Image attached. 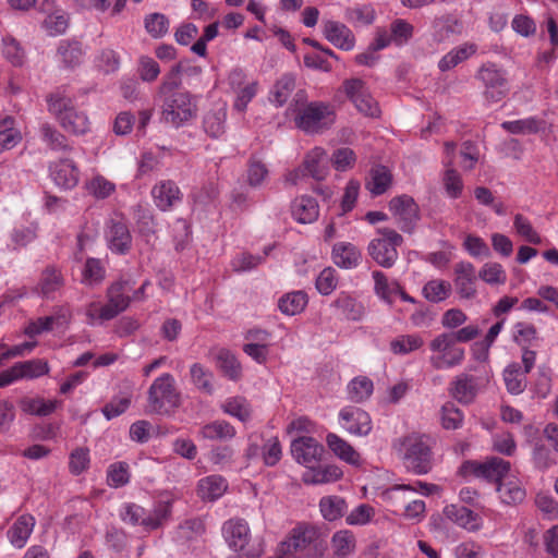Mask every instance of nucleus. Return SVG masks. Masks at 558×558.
I'll use <instances>...</instances> for the list:
<instances>
[{
    "mask_svg": "<svg viewBox=\"0 0 558 558\" xmlns=\"http://www.w3.org/2000/svg\"><path fill=\"white\" fill-rule=\"evenodd\" d=\"M306 100L307 95L304 89L294 93L288 110L295 114V126L306 134H318L329 129L335 122L332 107L327 102H306Z\"/></svg>",
    "mask_w": 558,
    "mask_h": 558,
    "instance_id": "1",
    "label": "nucleus"
},
{
    "mask_svg": "<svg viewBox=\"0 0 558 558\" xmlns=\"http://www.w3.org/2000/svg\"><path fill=\"white\" fill-rule=\"evenodd\" d=\"M393 448L402 458L404 466L414 474H426L432 470L433 452L428 436L409 434L397 439Z\"/></svg>",
    "mask_w": 558,
    "mask_h": 558,
    "instance_id": "2",
    "label": "nucleus"
},
{
    "mask_svg": "<svg viewBox=\"0 0 558 558\" xmlns=\"http://www.w3.org/2000/svg\"><path fill=\"white\" fill-rule=\"evenodd\" d=\"M48 110L52 113L62 129L73 135H84L89 131L87 114L75 108L73 100L62 92L57 90L47 98Z\"/></svg>",
    "mask_w": 558,
    "mask_h": 558,
    "instance_id": "3",
    "label": "nucleus"
},
{
    "mask_svg": "<svg viewBox=\"0 0 558 558\" xmlns=\"http://www.w3.org/2000/svg\"><path fill=\"white\" fill-rule=\"evenodd\" d=\"M181 404V393L175 387V379L170 373H165L154 379L147 391V408L149 413L168 414Z\"/></svg>",
    "mask_w": 558,
    "mask_h": 558,
    "instance_id": "4",
    "label": "nucleus"
},
{
    "mask_svg": "<svg viewBox=\"0 0 558 558\" xmlns=\"http://www.w3.org/2000/svg\"><path fill=\"white\" fill-rule=\"evenodd\" d=\"M161 99V120L178 129L185 125L197 116L196 97L189 92L170 94Z\"/></svg>",
    "mask_w": 558,
    "mask_h": 558,
    "instance_id": "5",
    "label": "nucleus"
},
{
    "mask_svg": "<svg viewBox=\"0 0 558 558\" xmlns=\"http://www.w3.org/2000/svg\"><path fill=\"white\" fill-rule=\"evenodd\" d=\"M433 354L429 356V364L434 369L452 368L460 365L465 357V351L459 347L453 335L442 332L429 342Z\"/></svg>",
    "mask_w": 558,
    "mask_h": 558,
    "instance_id": "6",
    "label": "nucleus"
},
{
    "mask_svg": "<svg viewBox=\"0 0 558 558\" xmlns=\"http://www.w3.org/2000/svg\"><path fill=\"white\" fill-rule=\"evenodd\" d=\"M377 233L379 236L369 242L367 252L379 266L391 268L398 259L397 247L403 243V238L390 228H380Z\"/></svg>",
    "mask_w": 558,
    "mask_h": 558,
    "instance_id": "7",
    "label": "nucleus"
},
{
    "mask_svg": "<svg viewBox=\"0 0 558 558\" xmlns=\"http://www.w3.org/2000/svg\"><path fill=\"white\" fill-rule=\"evenodd\" d=\"M134 282L130 279H120L107 290L108 303L100 306L99 319L110 320L124 312L131 302L129 293L133 291Z\"/></svg>",
    "mask_w": 558,
    "mask_h": 558,
    "instance_id": "8",
    "label": "nucleus"
},
{
    "mask_svg": "<svg viewBox=\"0 0 558 558\" xmlns=\"http://www.w3.org/2000/svg\"><path fill=\"white\" fill-rule=\"evenodd\" d=\"M476 78L482 82L484 97L489 102L501 101L509 92L504 71L494 63L483 64L477 71Z\"/></svg>",
    "mask_w": 558,
    "mask_h": 558,
    "instance_id": "9",
    "label": "nucleus"
},
{
    "mask_svg": "<svg viewBox=\"0 0 558 558\" xmlns=\"http://www.w3.org/2000/svg\"><path fill=\"white\" fill-rule=\"evenodd\" d=\"M389 210L397 219V223L403 232H412L420 219L417 204L413 197L407 194L391 198L389 202Z\"/></svg>",
    "mask_w": 558,
    "mask_h": 558,
    "instance_id": "10",
    "label": "nucleus"
},
{
    "mask_svg": "<svg viewBox=\"0 0 558 558\" xmlns=\"http://www.w3.org/2000/svg\"><path fill=\"white\" fill-rule=\"evenodd\" d=\"M342 86L348 98L361 113L367 117H377L379 114L378 105L368 93L362 80H345Z\"/></svg>",
    "mask_w": 558,
    "mask_h": 558,
    "instance_id": "11",
    "label": "nucleus"
},
{
    "mask_svg": "<svg viewBox=\"0 0 558 558\" xmlns=\"http://www.w3.org/2000/svg\"><path fill=\"white\" fill-rule=\"evenodd\" d=\"M465 468H470L474 476L499 485L510 475L511 463L501 458L493 457L482 463L468 462Z\"/></svg>",
    "mask_w": 558,
    "mask_h": 558,
    "instance_id": "12",
    "label": "nucleus"
},
{
    "mask_svg": "<svg viewBox=\"0 0 558 558\" xmlns=\"http://www.w3.org/2000/svg\"><path fill=\"white\" fill-rule=\"evenodd\" d=\"M341 426L351 435L366 436L373 428L369 414L356 407H345L339 413Z\"/></svg>",
    "mask_w": 558,
    "mask_h": 558,
    "instance_id": "13",
    "label": "nucleus"
},
{
    "mask_svg": "<svg viewBox=\"0 0 558 558\" xmlns=\"http://www.w3.org/2000/svg\"><path fill=\"white\" fill-rule=\"evenodd\" d=\"M324 452V447L313 437L302 436L291 444V454L295 461L305 466L312 468L317 463Z\"/></svg>",
    "mask_w": 558,
    "mask_h": 558,
    "instance_id": "14",
    "label": "nucleus"
},
{
    "mask_svg": "<svg viewBox=\"0 0 558 558\" xmlns=\"http://www.w3.org/2000/svg\"><path fill=\"white\" fill-rule=\"evenodd\" d=\"M50 177L54 184L63 190L74 189L80 181V170L70 158H60L49 166Z\"/></svg>",
    "mask_w": 558,
    "mask_h": 558,
    "instance_id": "15",
    "label": "nucleus"
},
{
    "mask_svg": "<svg viewBox=\"0 0 558 558\" xmlns=\"http://www.w3.org/2000/svg\"><path fill=\"white\" fill-rule=\"evenodd\" d=\"M64 282L61 269L56 265H48L40 272L36 290L43 298L53 300Z\"/></svg>",
    "mask_w": 558,
    "mask_h": 558,
    "instance_id": "16",
    "label": "nucleus"
},
{
    "mask_svg": "<svg viewBox=\"0 0 558 558\" xmlns=\"http://www.w3.org/2000/svg\"><path fill=\"white\" fill-rule=\"evenodd\" d=\"M454 287L461 299H473L476 295L475 267L469 262H460L454 266Z\"/></svg>",
    "mask_w": 558,
    "mask_h": 558,
    "instance_id": "17",
    "label": "nucleus"
},
{
    "mask_svg": "<svg viewBox=\"0 0 558 558\" xmlns=\"http://www.w3.org/2000/svg\"><path fill=\"white\" fill-rule=\"evenodd\" d=\"M323 34L330 44L339 49L351 50L354 47V35L343 23L331 20L324 21Z\"/></svg>",
    "mask_w": 558,
    "mask_h": 558,
    "instance_id": "18",
    "label": "nucleus"
},
{
    "mask_svg": "<svg viewBox=\"0 0 558 558\" xmlns=\"http://www.w3.org/2000/svg\"><path fill=\"white\" fill-rule=\"evenodd\" d=\"M151 195L155 205L162 211L172 208L181 201L182 196L179 186L171 180H165L157 183L151 190Z\"/></svg>",
    "mask_w": 558,
    "mask_h": 558,
    "instance_id": "19",
    "label": "nucleus"
},
{
    "mask_svg": "<svg viewBox=\"0 0 558 558\" xmlns=\"http://www.w3.org/2000/svg\"><path fill=\"white\" fill-rule=\"evenodd\" d=\"M303 167L308 177L316 181L326 179L329 172V159L327 153L322 147H314L311 149L303 159Z\"/></svg>",
    "mask_w": 558,
    "mask_h": 558,
    "instance_id": "20",
    "label": "nucleus"
},
{
    "mask_svg": "<svg viewBox=\"0 0 558 558\" xmlns=\"http://www.w3.org/2000/svg\"><path fill=\"white\" fill-rule=\"evenodd\" d=\"M444 514L447 519L468 531L474 532L481 527V519L478 514L466 507L449 505L445 507Z\"/></svg>",
    "mask_w": 558,
    "mask_h": 558,
    "instance_id": "21",
    "label": "nucleus"
},
{
    "mask_svg": "<svg viewBox=\"0 0 558 558\" xmlns=\"http://www.w3.org/2000/svg\"><path fill=\"white\" fill-rule=\"evenodd\" d=\"M107 239L112 252L125 254L131 247L132 236L128 226L122 221L111 220L107 231Z\"/></svg>",
    "mask_w": 558,
    "mask_h": 558,
    "instance_id": "22",
    "label": "nucleus"
},
{
    "mask_svg": "<svg viewBox=\"0 0 558 558\" xmlns=\"http://www.w3.org/2000/svg\"><path fill=\"white\" fill-rule=\"evenodd\" d=\"M227 108L225 104L214 105L204 116V131L211 137L218 138L226 131Z\"/></svg>",
    "mask_w": 558,
    "mask_h": 558,
    "instance_id": "23",
    "label": "nucleus"
},
{
    "mask_svg": "<svg viewBox=\"0 0 558 558\" xmlns=\"http://www.w3.org/2000/svg\"><path fill=\"white\" fill-rule=\"evenodd\" d=\"M333 263L343 269L355 268L362 258L360 250L352 243L339 242L332 247Z\"/></svg>",
    "mask_w": 558,
    "mask_h": 558,
    "instance_id": "24",
    "label": "nucleus"
},
{
    "mask_svg": "<svg viewBox=\"0 0 558 558\" xmlns=\"http://www.w3.org/2000/svg\"><path fill=\"white\" fill-rule=\"evenodd\" d=\"M291 213L300 223H312L319 216V206L311 196L296 197L291 205Z\"/></svg>",
    "mask_w": 558,
    "mask_h": 558,
    "instance_id": "25",
    "label": "nucleus"
},
{
    "mask_svg": "<svg viewBox=\"0 0 558 558\" xmlns=\"http://www.w3.org/2000/svg\"><path fill=\"white\" fill-rule=\"evenodd\" d=\"M451 396L461 403H471L477 392L476 379L469 374H460L452 381Z\"/></svg>",
    "mask_w": 558,
    "mask_h": 558,
    "instance_id": "26",
    "label": "nucleus"
},
{
    "mask_svg": "<svg viewBox=\"0 0 558 558\" xmlns=\"http://www.w3.org/2000/svg\"><path fill=\"white\" fill-rule=\"evenodd\" d=\"M35 526V518L31 514H23L16 519L8 531V537L13 546L23 548L27 543Z\"/></svg>",
    "mask_w": 558,
    "mask_h": 558,
    "instance_id": "27",
    "label": "nucleus"
},
{
    "mask_svg": "<svg viewBox=\"0 0 558 558\" xmlns=\"http://www.w3.org/2000/svg\"><path fill=\"white\" fill-rule=\"evenodd\" d=\"M497 492L499 494V498L506 505L521 504L526 496L521 482L511 475L497 485Z\"/></svg>",
    "mask_w": 558,
    "mask_h": 558,
    "instance_id": "28",
    "label": "nucleus"
},
{
    "mask_svg": "<svg viewBox=\"0 0 558 558\" xmlns=\"http://www.w3.org/2000/svg\"><path fill=\"white\" fill-rule=\"evenodd\" d=\"M295 76L291 73L283 74L274 84L269 93V101L276 107H282L287 104L288 99L295 90Z\"/></svg>",
    "mask_w": 558,
    "mask_h": 558,
    "instance_id": "29",
    "label": "nucleus"
},
{
    "mask_svg": "<svg viewBox=\"0 0 558 558\" xmlns=\"http://www.w3.org/2000/svg\"><path fill=\"white\" fill-rule=\"evenodd\" d=\"M41 141L53 151L69 153L72 146L64 134L50 123H43L39 126Z\"/></svg>",
    "mask_w": 558,
    "mask_h": 558,
    "instance_id": "30",
    "label": "nucleus"
},
{
    "mask_svg": "<svg viewBox=\"0 0 558 558\" xmlns=\"http://www.w3.org/2000/svg\"><path fill=\"white\" fill-rule=\"evenodd\" d=\"M326 442L329 449L341 460L349 464L357 465L360 463V454L344 439L333 433L326 436Z\"/></svg>",
    "mask_w": 558,
    "mask_h": 558,
    "instance_id": "31",
    "label": "nucleus"
},
{
    "mask_svg": "<svg viewBox=\"0 0 558 558\" xmlns=\"http://www.w3.org/2000/svg\"><path fill=\"white\" fill-rule=\"evenodd\" d=\"M227 482L220 475H210L198 482V496L203 500H216L227 490Z\"/></svg>",
    "mask_w": 558,
    "mask_h": 558,
    "instance_id": "32",
    "label": "nucleus"
},
{
    "mask_svg": "<svg viewBox=\"0 0 558 558\" xmlns=\"http://www.w3.org/2000/svg\"><path fill=\"white\" fill-rule=\"evenodd\" d=\"M392 183V174L385 166H376L369 172V180L366 183V189L372 195L378 196L384 194Z\"/></svg>",
    "mask_w": 558,
    "mask_h": 558,
    "instance_id": "33",
    "label": "nucleus"
},
{
    "mask_svg": "<svg viewBox=\"0 0 558 558\" xmlns=\"http://www.w3.org/2000/svg\"><path fill=\"white\" fill-rule=\"evenodd\" d=\"M504 381L508 392L511 395H520L526 388V374L522 372L519 363L509 364L504 371Z\"/></svg>",
    "mask_w": 558,
    "mask_h": 558,
    "instance_id": "34",
    "label": "nucleus"
},
{
    "mask_svg": "<svg viewBox=\"0 0 558 558\" xmlns=\"http://www.w3.org/2000/svg\"><path fill=\"white\" fill-rule=\"evenodd\" d=\"M332 306L348 320H360L364 315V306L349 294L341 293Z\"/></svg>",
    "mask_w": 558,
    "mask_h": 558,
    "instance_id": "35",
    "label": "nucleus"
},
{
    "mask_svg": "<svg viewBox=\"0 0 558 558\" xmlns=\"http://www.w3.org/2000/svg\"><path fill=\"white\" fill-rule=\"evenodd\" d=\"M432 27L433 37L437 43L445 41L453 34H460L462 28L461 23L450 15L436 17Z\"/></svg>",
    "mask_w": 558,
    "mask_h": 558,
    "instance_id": "36",
    "label": "nucleus"
},
{
    "mask_svg": "<svg viewBox=\"0 0 558 558\" xmlns=\"http://www.w3.org/2000/svg\"><path fill=\"white\" fill-rule=\"evenodd\" d=\"M475 52L476 46L474 44H465L463 46L457 47L450 50L440 59L438 62V68L442 72L449 71L470 58Z\"/></svg>",
    "mask_w": 558,
    "mask_h": 558,
    "instance_id": "37",
    "label": "nucleus"
},
{
    "mask_svg": "<svg viewBox=\"0 0 558 558\" xmlns=\"http://www.w3.org/2000/svg\"><path fill=\"white\" fill-rule=\"evenodd\" d=\"M199 434L209 440H230L235 436V428L227 421L217 420L204 425Z\"/></svg>",
    "mask_w": 558,
    "mask_h": 558,
    "instance_id": "38",
    "label": "nucleus"
},
{
    "mask_svg": "<svg viewBox=\"0 0 558 558\" xmlns=\"http://www.w3.org/2000/svg\"><path fill=\"white\" fill-rule=\"evenodd\" d=\"M216 364L220 372L231 380L241 377V364L235 355L227 349H220L216 356Z\"/></svg>",
    "mask_w": 558,
    "mask_h": 558,
    "instance_id": "39",
    "label": "nucleus"
},
{
    "mask_svg": "<svg viewBox=\"0 0 558 558\" xmlns=\"http://www.w3.org/2000/svg\"><path fill=\"white\" fill-rule=\"evenodd\" d=\"M13 371L17 374L19 378H37L48 374V362L41 359H34L24 362H17L13 365Z\"/></svg>",
    "mask_w": 558,
    "mask_h": 558,
    "instance_id": "40",
    "label": "nucleus"
},
{
    "mask_svg": "<svg viewBox=\"0 0 558 558\" xmlns=\"http://www.w3.org/2000/svg\"><path fill=\"white\" fill-rule=\"evenodd\" d=\"M68 322L65 314H56L45 317H39L34 322H31L25 328V333L28 337H35L45 331H50L54 326H61Z\"/></svg>",
    "mask_w": 558,
    "mask_h": 558,
    "instance_id": "41",
    "label": "nucleus"
},
{
    "mask_svg": "<svg viewBox=\"0 0 558 558\" xmlns=\"http://www.w3.org/2000/svg\"><path fill=\"white\" fill-rule=\"evenodd\" d=\"M184 71V64L183 62H179L174 64L170 71L162 77L161 84L158 87V96L165 97L170 94H178L182 93L181 90H178V88L181 86V74Z\"/></svg>",
    "mask_w": 558,
    "mask_h": 558,
    "instance_id": "42",
    "label": "nucleus"
},
{
    "mask_svg": "<svg viewBox=\"0 0 558 558\" xmlns=\"http://www.w3.org/2000/svg\"><path fill=\"white\" fill-rule=\"evenodd\" d=\"M307 304V295L303 291H294L281 296L278 302L279 310L286 315L301 313Z\"/></svg>",
    "mask_w": 558,
    "mask_h": 558,
    "instance_id": "43",
    "label": "nucleus"
},
{
    "mask_svg": "<svg viewBox=\"0 0 558 558\" xmlns=\"http://www.w3.org/2000/svg\"><path fill=\"white\" fill-rule=\"evenodd\" d=\"M58 401L41 398H24L20 402L21 410L27 414L47 416L54 412Z\"/></svg>",
    "mask_w": 558,
    "mask_h": 558,
    "instance_id": "44",
    "label": "nucleus"
},
{
    "mask_svg": "<svg viewBox=\"0 0 558 558\" xmlns=\"http://www.w3.org/2000/svg\"><path fill=\"white\" fill-rule=\"evenodd\" d=\"M190 375L193 385L204 393L211 395L214 392L213 378L214 374L201 363H194L190 367Z\"/></svg>",
    "mask_w": 558,
    "mask_h": 558,
    "instance_id": "45",
    "label": "nucleus"
},
{
    "mask_svg": "<svg viewBox=\"0 0 558 558\" xmlns=\"http://www.w3.org/2000/svg\"><path fill=\"white\" fill-rule=\"evenodd\" d=\"M342 471L336 465H326L320 469H312L303 475V480L308 484H324L339 480Z\"/></svg>",
    "mask_w": 558,
    "mask_h": 558,
    "instance_id": "46",
    "label": "nucleus"
},
{
    "mask_svg": "<svg viewBox=\"0 0 558 558\" xmlns=\"http://www.w3.org/2000/svg\"><path fill=\"white\" fill-rule=\"evenodd\" d=\"M170 21L162 13H150L144 19L146 32L155 39L165 37L169 32Z\"/></svg>",
    "mask_w": 558,
    "mask_h": 558,
    "instance_id": "47",
    "label": "nucleus"
},
{
    "mask_svg": "<svg viewBox=\"0 0 558 558\" xmlns=\"http://www.w3.org/2000/svg\"><path fill=\"white\" fill-rule=\"evenodd\" d=\"M373 389V381L365 376H360L352 379L348 385V396L351 401L359 403L368 399Z\"/></svg>",
    "mask_w": 558,
    "mask_h": 558,
    "instance_id": "48",
    "label": "nucleus"
},
{
    "mask_svg": "<svg viewBox=\"0 0 558 558\" xmlns=\"http://www.w3.org/2000/svg\"><path fill=\"white\" fill-rule=\"evenodd\" d=\"M451 292V284L445 280L435 279L424 284L422 293L424 298L433 303L446 300Z\"/></svg>",
    "mask_w": 558,
    "mask_h": 558,
    "instance_id": "49",
    "label": "nucleus"
},
{
    "mask_svg": "<svg viewBox=\"0 0 558 558\" xmlns=\"http://www.w3.org/2000/svg\"><path fill=\"white\" fill-rule=\"evenodd\" d=\"M58 54L66 66L74 68L82 62V46L78 41H61L58 47Z\"/></svg>",
    "mask_w": 558,
    "mask_h": 558,
    "instance_id": "50",
    "label": "nucleus"
},
{
    "mask_svg": "<svg viewBox=\"0 0 558 558\" xmlns=\"http://www.w3.org/2000/svg\"><path fill=\"white\" fill-rule=\"evenodd\" d=\"M320 512L328 521L341 518L347 509L344 499L338 496L324 497L319 502Z\"/></svg>",
    "mask_w": 558,
    "mask_h": 558,
    "instance_id": "51",
    "label": "nucleus"
},
{
    "mask_svg": "<svg viewBox=\"0 0 558 558\" xmlns=\"http://www.w3.org/2000/svg\"><path fill=\"white\" fill-rule=\"evenodd\" d=\"M331 547L340 558L351 555L355 548L354 535L350 531L336 532L331 538Z\"/></svg>",
    "mask_w": 558,
    "mask_h": 558,
    "instance_id": "52",
    "label": "nucleus"
},
{
    "mask_svg": "<svg viewBox=\"0 0 558 558\" xmlns=\"http://www.w3.org/2000/svg\"><path fill=\"white\" fill-rule=\"evenodd\" d=\"M414 34V26L403 19H396L390 23V37L392 44L400 47L410 41Z\"/></svg>",
    "mask_w": 558,
    "mask_h": 558,
    "instance_id": "53",
    "label": "nucleus"
},
{
    "mask_svg": "<svg viewBox=\"0 0 558 558\" xmlns=\"http://www.w3.org/2000/svg\"><path fill=\"white\" fill-rule=\"evenodd\" d=\"M423 343L418 335H402L390 342V350L395 354L404 355L420 349Z\"/></svg>",
    "mask_w": 558,
    "mask_h": 558,
    "instance_id": "54",
    "label": "nucleus"
},
{
    "mask_svg": "<svg viewBox=\"0 0 558 558\" xmlns=\"http://www.w3.org/2000/svg\"><path fill=\"white\" fill-rule=\"evenodd\" d=\"M513 228L518 235L523 238L526 242L531 244L538 245L542 243L541 235L533 228L530 220L524 217L522 214H515L513 218Z\"/></svg>",
    "mask_w": 558,
    "mask_h": 558,
    "instance_id": "55",
    "label": "nucleus"
},
{
    "mask_svg": "<svg viewBox=\"0 0 558 558\" xmlns=\"http://www.w3.org/2000/svg\"><path fill=\"white\" fill-rule=\"evenodd\" d=\"M14 120L11 117H7L1 121L3 130H0V154L15 147L22 140L20 131L11 126Z\"/></svg>",
    "mask_w": 558,
    "mask_h": 558,
    "instance_id": "56",
    "label": "nucleus"
},
{
    "mask_svg": "<svg viewBox=\"0 0 558 558\" xmlns=\"http://www.w3.org/2000/svg\"><path fill=\"white\" fill-rule=\"evenodd\" d=\"M221 408L225 413L236 417L241 422H246L251 417V409L244 398H230L225 401Z\"/></svg>",
    "mask_w": 558,
    "mask_h": 558,
    "instance_id": "57",
    "label": "nucleus"
},
{
    "mask_svg": "<svg viewBox=\"0 0 558 558\" xmlns=\"http://www.w3.org/2000/svg\"><path fill=\"white\" fill-rule=\"evenodd\" d=\"M442 184L447 195L451 198H458L463 190V182L459 172L452 168L451 161L448 163L442 177Z\"/></svg>",
    "mask_w": 558,
    "mask_h": 558,
    "instance_id": "58",
    "label": "nucleus"
},
{
    "mask_svg": "<svg viewBox=\"0 0 558 558\" xmlns=\"http://www.w3.org/2000/svg\"><path fill=\"white\" fill-rule=\"evenodd\" d=\"M96 66L105 74H111L120 68L119 53L110 48L102 49L96 57Z\"/></svg>",
    "mask_w": 558,
    "mask_h": 558,
    "instance_id": "59",
    "label": "nucleus"
},
{
    "mask_svg": "<svg viewBox=\"0 0 558 558\" xmlns=\"http://www.w3.org/2000/svg\"><path fill=\"white\" fill-rule=\"evenodd\" d=\"M441 425L445 429H457L462 426L463 414L452 402H447L441 407Z\"/></svg>",
    "mask_w": 558,
    "mask_h": 558,
    "instance_id": "60",
    "label": "nucleus"
},
{
    "mask_svg": "<svg viewBox=\"0 0 558 558\" xmlns=\"http://www.w3.org/2000/svg\"><path fill=\"white\" fill-rule=\"evenodd\" d=\"M105 278V268L97 258H88L83 270L82 282L86 286L100 283Z\"/></svg>",
    "mask_w": 558,
    "mask_h": 558,
    "instance_id": "61",
    "label": "nucleus"
},
{
    "mask_svg": "<svg viewBox=\"0 0 558 558\" xmlns=\"http://www.w3.org/2000/svg\"><path fill=\"white\" fill-rule=\"evenodd\" d=\"M205 523L201 518H192L182 522L179 526V536L185 542L198 538L205 533Z\"/></svg>",
    "mask_w": 558,
    "mask_h": 558,
    "instance_id": "62",
    "label": "nucleus"
},
{
    "mask_svg": "<svg viewBox=\"0 0 558 558\" xmlns=\"http://www.w3.org/2000/svg\"><path fill=\"white\" fill-rule=\"evenodd\" d=\"M130 481L129 464L126 462H116L111 464L107 472V482L111 487H122Z\"/></svg>",
    "mask_w": 558,
    "mask_h": 558,
    "instance_id": "63",
    "label": "nucleus"
},
{
    "mask_svg": "<svg viewBox=\"0 0 558 558\" xmlns=\"http://www.w3.org/2000/svg\"><path fill=\"white\" fill-rule=\"evenodd\" d=\"M87 190L96 198L105 199L116 191V184L102 175H96L87 183Z\"/></svg>",
    "mask_w": 558,
    "mask_h": 558,
    "instance_id": "64",
    "label": "nucleus"
}]
</instances>
